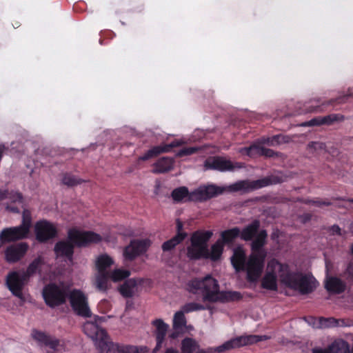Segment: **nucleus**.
<instances>
[{
    "label": "nucleus",
    "mask_w": 353,
    "mask_h": 353,
    "mask_svg": "<svg viewBox=\"0 0 353 353\" xmlns=\"http://www.w3.org/2000/svg\"><path fill=\"white\" fill-rule=\"evenodd\" d=\"M259 221L254 220L241 231L240 236L244 241H250L252 253L246 259V254L242 247L234 249L231 257V263L236 271L245 270L248 280L252 282L256 281L261 276L264 268L266 251L263 248L265 244L267 232L265 230H259Z\"/></svg>",
    "instance_id": "1"
},
{
    "label": "nucleus",
    "mask_w": 353,
    "mask_h": 353,
    "mask_svg": "<svg viewBox=\"0 0 353 353\" xmlns=\"http://www.w3.org/2000/svg\"><path fill=\"white\" fill-rule=\"evenodd\" d=\"M278 281L286 287L298 290L301 294L311 292L318 284L313 276L292 272L287 263L272 259L267 263L265 274L261 280V286L264 289L275 291L278 288Z\"/></svg>",
    "instance_id": "2"
},
{
    "label": "nucleus",
    "mask_w": 353,
    "mask_h": 353,
    "mask_svg": "<svg viewBox=\"0 0 353 353\" xmlns=\"http://www.w3.org/2000/svg\"><path fill=\"white\" fill-rule=\"evenodd\" d=\"M276 182L271 178L265 177L252 181H239L228 186L221 187L214 184L200 186L192 192H189L186 187H180L172 192V197L176 203L186 201H202L221 194L224 192H248Z\"/></svg>",
    "instance_id": "3"
},
{
    "label": "nucleus",
    "mask_w": 353,
    "mask_h": 353,
    "mask_svg": "<svg viewBox=\"0 0 353 353\" xmlns=\"http://www.w3.org/2000/svg\"><path fill=\"white\" fill-rule=\"evenodd\" d=\"M186 289L190 293L201 294L203 301L224 302L240 298V294L236 292H221L218 281L210 275L190 280Z\"/></svg>",
    "instance_id": "4"
},
{
    "label": "nucleus",
    "mask_w": 353,
    "mask_h": 353,
    "mask_svg": "<svg viewBox=\"0 0 353 353\" xmlns=\"http://www.w3.org/2000/svg\"><path fill=\"white\" fill-rule=\"evenodd\" d=\"M69 241H61L56 243L54 252L58 257H65L72 261L73 245L84 246L90 243H97L101 239V236L92 232H84L76 228L69 230L68 232Z\"/></svg>",
    "instance_id": "5"
},
{
    "label": "nucleus",
    "mask_w": 353,
    "mask_h": 353,
    "mask_svg": "<svg viewBox=\"0 0 353 353\" xmlns=\"http://www.w3.org/2000/svg\"><path fill=\"white\" fill-rule=\"evenodd\" d=\"M95 321H87L83 325L84 333L90 337L94 343L96 347L101 353H103L105 347L110 341L108 336L105 330L101 328L99 323L104 320L103 316H97Z\"/></svg>",
    "instance_id": "6"
},
{
    "label": "nucleus",
    "mask_w": 353,
    "mask_h": 353,
    "mask_svg": "<svg viewBox=\"0 0 353 353\" xmlns=\"http://www.w3.org/2000/svg\"><path fill=\"white\" fill-rule=\"evenodd\" d=\"M265 339H266L265 336H241L227 341L222 345L216 347H208L206 350H198L196 353H223L243 345L253 344Z\"/></svg>",
    "instance_id": "7"
},
{
    "label": "nucleus",
    "mask_w": 353,
    "mask_h": 353,
    "mask_svg": "<svg viewBox=\"0 0 353 353\" xmlns=\"http://www.w3.org/2000/svg\"><path fill=\"white\" fill-rule=\"evenodd\" d=\"M113 263V259L106 254L99 255L96 259L97 273L95 276V286L101 292H105L110 288L108 273Z\"/></svg>",
    "instance_id": "8"
},
{
    "label": "nucleus",
    "mask_w": 353,
    "mask_h": 353,
    "mask_svg": "<svg viewBox=\"0 0 353 353\" xmlns=\"http://www.w3.org/2000/svg\"><path fill=\"white\" fill-rule=\"evenodd\" d=\"M68 293V286L63 282H60L58 285L51 283L43 288L42 295L46 303L54 307L65 301Z\"/></svg>",
    "instance_id": "9"
},
{
    "label": "nucleus",
    "mask_w": 353,
    "mask_h": 353,
    "mask_svg": "<svg viewBox=\"0 0 353 353\" xmlns=\"http://www.w3.org/2000/svg\"><path fill=\"white\" fill-rule=\"evenodd\" d=\"M30 225V212L28 210H24L22 223L17 227L3 229L0 233V241L4 243L26 238L29 233Z\"/></svg>",
    "instance_id": "10"
},
{
    "label": "nucleus",
    "mask_w": 353,
    "mask_h": 353,
    "mask_svg": "<svg viewBox=\"0 0 353 353\" xmlns=\"http://www.w3.org/2000/svg\"><path fill=\"white\" fill-rule=\"evenodd\" d=\"M28 281L29 277L25 274V270L12 271L6 277V284L8 289L14 296L19 298L23 303L26 301L23 289Z\"/></svg>",
    "instance_id": "11"
},
{
    "label": "nucleus",
    "mask_w": 353,
    "mask_h": 353,
    "mask_svg": "<svg viewBox=\"0 0 353 353\" xmlns=\"http://www.w3.org/2000/svg\"><path fill=\"white\" fill-rule=\"evenodd\" d=\"M243 167V164L232 162L223 157H213L207 159L204 162V169L215 170L219 172H232Z\"/></svg>",
    "instance_id": "12"
},
{
    "label": "nucleus",
    "mask_w": 353,
    "mask_h": 353,
    "mask_svg": "<svg viewBox=\"0 0 353 353\" xmlns=\"http://www.w3.org/2000/svg\"><path fill=\"white\" fill-rule=\"evenodd\" d=\"M70 302L74 311L80 316L88 317L91 315L87 297L80 290H72L69 295Z\"/></svg>",
    "instance_id": "13"
},
{
    "label": "nucleus",
    "mask_w": 353,
    "mask_h": 353,
    "mask_svg": "<svg viewBox=\"0 0 353 353\" xmlns=\"http://www.w3.org/2000/svg\"><path fill=\"white\" fill-rule=\"evenodd\" d=\"M32 339L41 347H46L50 348L49 353H55L61 350L60 341L44 332L33 330L31 332Z\"/></svg>",
    "instance_id": "14"
},
{
    "label": "nucleus",
    "mask_w": 353,
    "mask_h": 353,
    "mask_svg": "<svg viewBox=\"0 0 353 353\" xmlns=\"http://www.w3.org/2000/svg\"><path fill=\"white\" fill-rule=\"evenodd\" d=\"M150 241L148 239L133 240L130 242L123 251L125 259L132 261L137 256L146 252Z\"/></svg>",
    "instance_id": "15"
},
{
    "label": "nucleus",
    "mask_w": 353,
    "mask_h": 353,
    "mask_svg": "<svg viewBox=\"0 0 353 353\" xmlns=\"http://www.w3.org/2000/svg\"><path fill=\"white\" fill-rule=\"evenodd\" d=\"M22 195L16 191L8 192L5 189H0V202L4 200L8 201L4 202L3 204L6 205L8 211L12 212H19V208L17 205L22 203Z\"/></svg>",
    "instance_id": "16"
},
{
    "label": "nucleus",
    "mask_w": 353,
    "mask_h": 353,
    "mask_svg": "<svg viewBox=\"0 0 353 353\" xmlns=\"http://www.w3.org/2000/svg\"><path fill=\"white\" fill-rule=\"evenodd\" d=\"M37 239L40 242L46 241L54 238L57 234L55 226L47 221H38L34 226Z\"/></svg>",
    "instance_id": "17"
},
{
    "label": "nucleus",
    "mask_w": 353,
    "mask_h": 353,
    "mask_svg": "<svg viewBox=\"0 0 353 353\" xmlns=\"http://www.w3.org/2000/svg\"><path fill=\"white\" fill-rule=\"evenodd\" d=\"M208 255L207 245L199 241L196 236H192L191 245L188 248V256L191 259L205 258Z\"/></svg>",
    "instance_id": "18"
},
{
    "label": "nucleus",
    "mask_w": 353,
    "mask_h": 353,
    "mask_svg": "<svg viewBox=\"0 0 353 353\" xmlns=\"http://www.w3.org/2000/svg\"><path fill=\"white\" fill-rule=\"evenodd\" d=\"M28 245L26 243H19L7 248L5 251L6 259L9 263H14L21 259L27 252Z\"/></svg>",
    "instance_id": "19"
},
{
    "label": "nucleus",
    "mask_w": 353,
    "mask_h": 353,
    "mask_svg": "<svg viewBox=\"0 0 353 353\" xmlns=\"http://www.w3.org/2000/svg\"><path fill=\"white\" fill-rule=\"evenodd\" d=\"M239 152L249 157H253L256 154L263 155L268 157H273L274 152L272 150L265 148L258 144H252L249 147L240 148Z\"/></svg>",
    "instance_id": "20"
},
{
    "label": "nucleus",
    "mask_w": 353,
    "mask_h": 353,
    "mask_svg": "<svg viewBox=\"0 0 353 353\" xmlns=\"http://www.w3.org/2000/svg\"><path fill=\"white\" fill-rule=\"evenodd\" d=\"M152 324L156 327L155 334L157 340V345L153 350V352H157L162 346L169 326L161 319L154 321Z\"/></svg>",
    "instance_id": "21"
},
{
    "label": "nucleus",
    "mask_w": 353,
    "mask_h": 353,
    "mask_svg": "<svg viewBox=\"0 0 353 353\" xmlns=\"http://www.w3.org/2000/svg\"><path fill=\"white\" fill-rule=\"evenodd\" d=\"M312 320L314 321L312 326L315 328H329L344 325V321L343 320L336 319L333 317H321L318 319H312Z\"/></svg>",
    "instance_id": "22"
},
{
    "label": "nucleus",
    "mask_w": 353,
    "mask_h": 353,
    "mask_svg": "<svg viewBox=\"0 0 353 353\" xmlns=\"http://www.w3.org/2000/svg\"><path fill=\"white\" fill-rule=\"evenodd\" d=\"M139 348L134 345H122L109 341L103 353H138Z\"/></svg>",
    "instance_id": "23"
},
{
    "label": "nucleus",
    "mask_w": 353,
    "mask_h": 353,
    "mask_svg": "<svg viewBox=\"0 0 353 353\" xmlns=\"http://www.w3.org/2000/svg\"><path fill=\"white\" fill-rule=\"evenodd\" d=\"M353 97V88H350L348 90V93L346 96L340 97L337 98L336 100H330L326 103H322L321 105H317L319 103V100H312L310 101L312 103L307 110V112H321L324 110V107L328 105L333 104L334 101H336L339 103L344 102V99L346 97Z\"/></svg>",
    "instance_id": "24"
},
{
    "label": "nucleus",
    "mask_w": 353,
    "mask_h": 353,
    "mask_svg": "<svg viewBox=\"0 0 353 353\" xmlns=\"http://www.w3.org/2000/svg\"><path fill=\"white\" fill-rule=\"evenodd\" d=\"M181 143L178 141L172 142L170 145L165 146H156L149 150L145 154L139 157L141 161H146L152 157H154L161 152H168L170 148L178 146Z\"/></svg>",
    "instance_id": "25"
},
{
    "label": "nucleus",
    "mask_w": 353,
    "mask_h": 353,
    "mask_svg": "<svg viewBox=\"0 0 353 353\" xmlns=\"http://www.w3.org/2000/svg\"><path fill=\"white\" fill-rule=\"evenodd\" d=\"M342 116L339 114H330L323 117L314 118L308 121L305 122L302 124L303 126H314L320 125L322 124H330L334 121L340 120L342 119Z\"/></svg>",
    "instance_id": "26"
},
{
    "label": "nucleus",
    "mask_w": 353,
    "mask_h": 353,
    "mask_svg": "<svg viewBox=\"0 0 353 353\" xmlns=\"http://www.w3.org/2000/svg\"><path fill=\"white\" fill-rule=\"evenodd\" d=\"M174 159L172 157H163L154 164V173H163L170 171L174 167Z\"/></svg>",
    "instance_id": "27"
},
{
    "label": "nucleus",
    "mask_w": 353,
    "mask_h": 353,
    "mask_svg": "<svg viewBox=\"0 0 353 353\" xmlns=\"http://www.w3.org/2000/svg\"><path fill=\"white\" fill-rule=\"evenodd\" d=\"M325 288L329 292L339 294L345 290V284L339 278L331 276L327 278Z\"/></svg>",
    "instance_id": "28"
},
{
    "label": "nucleus",
    "mask_w": 353,
    "mask_h": 353,
    "mask_svg": "<svg viewBox=\"0 0 353 353\" xmlns=\"http://www.w3.org/2000/svg\"><path fill=\"white\" fill-rule=\"evenodd\" d=\"M177 228L179 233L171 239L164 242L162 245V249L163 251L171 250L185 238V234L184 233L180 232V230L182 228V223L179 221H177Z\"/></svg>",
    "instance_id": "29"
},
{
    "label": "nucleus",
    "mask_w": 353,
    "mask_h": 353,
    "mask_svg": "<svg viewBox=\"0 0 353 353\" xmlns=\"http://www.w3.org/2000/svg\"><path fill=\"white\" fill-rule=\"evenodd\" d=\"M138 281L135 279L127 280L119 288V290L124 297H132L137 291Z\"/></svg>",
    "instance_id": "30"
},
{
    "label": "nucleus",
    "mask_w": 353,
    "mask_h": 353,
    "mask_svg": "<svg viewBox=\"0 0 353 353\" xmlns=\"http://www.w3.org/2000/svg\"><path fill=\"white\" fill-rule=\"evenodd\" d=\"M330 353H350L348 343L343 339H336L329 345Z\"/></svg>",
    "instance_id": "31"
},
{
    "label": "nucleus",
    "mask_w": 353,
    "mask_h": 353,
    "mask_svg": "<svg viewBox=\"0 0 353 353\" xmlns=\"http://www.w3.org/2000/svg\"><path fill=\"white\" fill-rule=\"evenodd\" d=\"M224 244L222 241L217 240L216 242L213 244L211 247L210 250H208V255L206 256V259H210L212 261H216L220 259L223 250Z\"/></svg>",
    "instance_id": "32"
},
{
    "label": "nucleus",
    "mask_w": 353,
    "mask_h": 353,
    "mask_svg": "<svg viewBox=\"0 0 353 353\" xmlns=\"http://www.w3.org/2000/svg\"><path fill=\"white\" fill-rule=\"evenodd\" d=\"M240 236V229L237 227L230 230H226L221 232V236L223 243H229L232 242L236 237Z\"/></svg>",
    "instance_id": "33"
},
{
    "label": "nucleus",
    "mask_w": 353,
    "mask_h": 353,
    "mask_svg": "<svg viewBox=\"0 0 353 353\" xmlns=\"http://www.w3.org/2000/svg\"><path fill=\"white\" fill-rule=\"evenodd\" d=\"M130 275V272L128 270L123 269H115L113 271L108 273V281L111 283L118 282L128 278Z\"/></svg>",
    "instance_id": "34"
},
{
    "label": "nucleus",
    "mask_w": 353,
    "mask_h": 353,
    "mask_svg": "<svg viewBox=\"0 0 353 353\" xmlns=\"http://www.w3.org/2000/svg\"><path fill=\"white\" fill-rule=\"evenodd\" d=\"M198 347V343L192 338L187 337L181 341L182 353H193Z\"/></svg>",
    "instance_id": "35"
},
{
    "label": "nucleus",
    "mask_w": 353,
    "mask_h": 353,
    "mask_svg": "<svg viewBox=\"0 0 353 353\" xmlns=\"http://www.w3.org/2000/svg\"><path fill=\"white\" fill-rule=\"evenodd\" d=\"M289 141L290 138L288 137L283 134H277L272 137L263 139L262 143L270 146H276L284 143H288Z\"/></svg>",
    "instance_id": "36"
},
{
    "label": "nucleus",
    "mask_w": 353,
    "mask_h": 353,
    "mask_svg": "<svg viewBox=\"0 0 353 353\" xmlns=\"http://www.w3.org/2000/svg\"><path fill=\"white\" fill-rule=\"evenodd\" d=\"M182 310L177 311L173 318V328L175 330H181L185 326L186 319Z\"/></svg>",
    "instance_id": "37"
},
{
    "label": "nucleus",
    "mask_w": 353,
    "mask_h": 353,
    "mask_svg": "<svg viewBox=\"0 0 353 353\" xmlns=\"http://www.w3.org/2000/svg\"><path fill=\"white\" fill-rule=\"evenodd\" d=\"M44 259L41 256H39L35 259L28 267L25 271V274L30 278V276L35 274L39 269V268L44 264Z\"/></svg>",
    "instance_id": "38"
},
{
    "label": "nucleus",
    "mask_w": 353,
    "mask_h": 353,
    "mask_svg": "<svg viewBox=\"0 0 353 353\" xmlns=\"http://www.w3.org/2000/svg\"><path fill=\"white\" fill-rule=\"evenodd\" d=\"M205 307L198 303H188L182 306L181 309L184 313H190L194 311L203 310Z\"/></svg>",
    "instance_id": "39"
},
{
    "label": "nucleus",
    "mask_w": 353,
    "mask_h": 353,
    "mask_svg": "<svg viewBox=\"0 0 353 353\" xmlns=\"http://www.w3.org/2000/svg\"><path fill=\"white\" fill-rule=\"evenodd\" d=\"M213 233L212 231L208 230L205 232H195L192 236H196L199 241L203 243L204 245H207V241L211 238Z\"/></svg>",
    "instance_id": "40"
},
{
    "label": "nucleus",
    "mask_w": 353,
    "mask_h": 353,
    "mask_svg": "<svg viewBox=\"0 0 353 353\" xmlns=\"http://www.w3.org/2000/svg\"><path fill=\"white\" fill-rule=\"evenodd\" d=\"M81 181L71 174H65L62 179V183L68 186H74L79 184Z\"/></svg>",
    "instance_id": "41"
},
{
    "label": "nucleus",
    "mask_w": 353,
    "mask_h": 353,
    "mask_svg": "<svg viewBox=\"0 0 353 353\" xmlns=\"http://www.w3.org/2000/svg\"><path fill=\"white\" fill-rule=\"evenodd\" d=\"M200 150H201V148H197V147L184 148L177 152L176 156H178V157L188 156V155H190V154H192L196 152L197 151H199Z\"/></svg>",
    "instance_id": "42"
},
{
    "label": "nucleus",
    "mask_w": 353,
    "mask_h": 353,
    "mask_svg": "<svg viewBox=\"0 0 353 353\" xmlns=\"http://www.w3.org/2000/svg\"><path fill=\"white\" fill-rule=\"evenodd\" d=\"M309 150L311 151H322L325 148L323 143L321 142H312L308 145Z\"/></svg>",
    "instance_id": "43"
},
{
    "label": "nucleus",
    "mask_w": 353,
    "mask_h": 353,
    "mask_svg": "<svg viewBox=\"0 0 353 353\" xmlns=\"http://www.w3.org/2000/svg\"><path fill=\"white\" fill-rule=\"evenodd\" d=\"M312 353H330L329 346L327 348L314 347Z\"/></svg>",
    "instance_id": "44"
},
{
    "label": "nucleus",
    "mask_w": 353,
    "mask_h": 353,
    "mask_svg": "<svg viewBox=\"0 0 353 353\" xmlns=\"http://www.w3.org/2000/svg\"><path fill=\"white\" fill-rule=\"evenodd\" d=\"M330 231L333 234H339V235L342 234L341 232V228L338 225H334L331 227Z\"/></svg>",
    "instance_id": "45"
},
{
    "label": "nucleus",
    "mask_w": 353,
    "mask_h": 353,
    "mask_svg": "<svg viewBox=\"0 0 353 353\" xmlns=\"http://www.w3.org/2000/svg\"><path fill=\"white\" fill-rule=\"evenodd\" d=\"M313 203L317 205H330V203L328 202H325V201H312Z\"/></svg>",
    "instance_id": "46"
},
{
    "label": "nucleus",
    "mask_w": 353,
    "mask_h": 353,
    "mask_svg": "<svg viewBox=\"0 0 353 353\" xmlns=\"http://www.w3.org/2000/svg\"><path fill=\"white\" fill-rule=\"evenodd\" d=\"M347 271L349 272L350 274L353 275V265H349L347 268Z\"/></svg>",
    "instance_id": "47"
},
{
    "label": "nucleus",
    "mask_w": 353,
    "mask_h": 353,
    "mask_svg": "<svg viewBox=\"0 0 353 353\" xmlns=\"http://www.w3.org/2000/svg\"><path fill=\"white\" fill-rule=\"evenodd\" d=\"M165 353H179L177 350L173 348H169L166 350Z\"/></svg>",
    "instance_id": "48"
},
{
    "label": "nucleus",
    "mask_w": 353,
    "mask_h": 353,
    "mask_svg": "<svg viewBox=\"0 0 353 353\" xmlns=\"http://www.w3.org/2000/svg\"><path fill=\"white\" fill-rule=\"evenodd\" d=\"M133 305V303L131 301H128L126 303V310L130 309Z\"/></svg>",
    "instance_id": "49"
},
{
    "label": "nucleus",
    "mask_w": 353,
    "mask_h": 353,
    "mask_svg": "<svg viewBox=\"0 0 353 353\" xmlns=\"http://www.w3.org/2000/svg\"><path fill=\"white\" fill-rule=\"evenodd\" d=\"M349 231L351 232L353 235V223H352L349 226Z\"/></svg>",
    "instance_id": "50"
},
{
    "label": "nucleus",
    "mask_w": 353,
    "mask_h": 353,
    "mask_svg": "<svg viewBox=\"0 0 353 353\" xmlns=\"http://www.w3.org/2000/svg\"><path fill=\"white\" fill-rule=\"evenodd\" d=\"M351 250H352V253L353 254V244H352V246Z\"/></svg>",
    "instance_id": "51"
},
{
    "label": "nucleus",
    "mask_w": 353,
    "mask_h": 353,
    "mask_svg": "<svg viewBox=\"0 0 353 353\" xmlns=\"http://www.w3.org/2000/svg\"><path fill=\"white\" fill-rule=\"evenodd\" d=\"M172 337H173V338H174V337H175V336H174V334H172Z\"/></svg>",
    "instance_id": "52"
},
{
    "label": "nucleus",
    "mask_w": 353,
    "mask_h": 353,
    "mask_svg": "<svg viewBox=\"0 0 353 353\" xmlns=\"http://www.w3.org/2000/svg\"><path fill=\"white\" fill-rule=\"evenodd\" d=\"M350 201L353 203V199L350 200Z\"/></svg>",
    "instance_id": "53"
}]
</instances>
